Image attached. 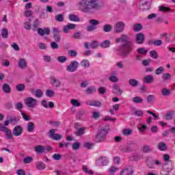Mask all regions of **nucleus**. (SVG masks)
I'll list each match as a JSON object with an SVG mask.
<instances>
[{
	"label": "nucleus",
	"mask_w": 175,
	"mask_h": 175,
	"mask_svg": "<svg viewBox=\"0 0 175 175\" xmlns=\"http://www.w3.org/2000/svg\"><path fill=\"white\" fill-rule=\"evenodd\" d=\"M163 72H165V68H163V66H160L155 70V75H162Z\"/></svg>",
	"instance_id": "09e8293b"
},
{
	"label": "nucleus",
	"mask_w": 175,
	"mask_h": 175,
	"mask_svg": "<svg viewBox=\"0 0 175 175\" xmlns=\"http://www.w3.org/2000/svg\"><path fill=\"white\" fill-rule=\"evenodd\" d=\"M27 129L29 132H33L35 129V124H33V122H29L27 124Z\"/></svg>",
	"instance_id": "f704fd0d"
},
{
	"label": "nucleus",
	"mask_w": 175,
	"mask_h": 175,
	"mask_svg": "<svg viewBox=\"0 0 175 175\" xmlns=\"http://www.w3.org/2000/svg\"><path fill=\"white\" fill-rule=\"evenodd\" d=\"M33 161V159L31 157H27L23 159L24 163H31V162Z\"/></svg>",
	"instance_id": "338daca9"
},
{
	"label": "nucleus",
	"mask_w": 175,
	"mask_h": 175,
	"mask_svg": "<svg viewBox=\"0 0 175 175\" xmlns=\"http://www.w3.org/2000/svg\"><path fill=\"white\" fill-rule=\"evenodd\" d=\"M144 152H151L152 151V149L150 148V146H144L142 148Z\"/></svg>",
	"instance_id": "774afa93"
},
{
	"label": "nucleus",
	"mask_w": 175,
	"mask_h": 175,
	"mask_svg": "<svg viewBox=\"0 0 175 175\" xmlns=\"http://www.w3.org/2000/svg\"><path fill=\"white\" fill-rule=\"evenodd\" d=\"M111 29H113V26L110 24H106L103 27V32H111Z\"/></svg>",
	"instance_id": "2f4dec72"
},
{
	"label": "nucleus",
	"mask_w": 175,
	"mask_h": 175,
	"mask_svg": "<svg viewBox=\"0 0 175 175\" xmlns=\"http://www.w3.org/2000/svg\"><path fill=\"white\" fill-rule=\"evenodd\" d=\"M70 102H71V105H72L74 107H80V106H81V103L79 102V100L71 99Z\"/></svg>",
	"instance_id": "a19ab883"
},
{
	"label": "nucleus",
	"mask_w": 175,
	"mask_h": 175,
	"mask_svg": "<svg viewBox=\"0 0 175 175\" xmlns=\"http://www.w3.org/2000/svg\"><path fill=\"white\" fill-rule=\"evenodd\" d=\"M25 105L29 109H33L38 105V100L33 97H27L25 99Z\"/></svg>",
	"instance_id": "423d86ee"
},
{
	"label": "nucleus",
	"mask_w": 175,
	"mask_h": 175,
	"mask_svg": "<svg viewBox=\"0 0 175 175\" xmlns=\"http://www.w3.org/2000/svg\"><path fill=\"white\" fill-rule=\"evenodd\" d=\"M133 29L134 32H139L143 29V25H142L140 23H136L133 25Z\"/></svg>",
	"instance_id": "c756f323"
},
{
	"label": "nucleus",
	"mask_w": 175,
	"mask_h": 175,
	"mask_svg": "<svg viewBox=\"0 0 175 175\" xmlns=\"http://www.w3.org/2000/svg\"><path fill=\"white\" fill-rule=\"evenodd\" d=\"M98 0H81L79 3V9L83 13H92V10H98L100 6Z\"/></svg>",
	"instance_id": "f03ea898"
},
{
	"label": "nucleus",
	"mask_w": 175,
	"mask_h": 175,
	"mask_svg": "<svg viewBox=\"0 0 175 175\" xmlns=\"http://www.w3.org/2000/svg\"><path fill=\"white\" fill-rule=\"evenodd\" d=\"M81 66H83V68H89L90 67V61L88 59H83L81 62Z\"/></svg>",
	"instance_id": "864d4df0"
},
{
	"label": "nucleus",
	"mask_w": 175,
	"mask_h": 175,
	"mask_svg": "<svg viewBox=\"0 0 175 175\" xmlns=\"http://www.w3.org/2000/svg\"><path fill=\"white\" fill-rule=\"evenodd\" d=\"M36 167L38 170H43L46 169V165L43 162H38L36 163Z\"/></svg>",
	"instance_id": "79ce46f5"
},
{
	"label": "nucleus",
	"mask_w": 175,
	"mask_h": 175,
	"mask_svg": "<svg viewBox=\"0 0 175 175\" xmlns=\"http://www.w3.org/2000/svg\"><path fill=\"white\" fill-rule=\"evenodd\" d=\"M16 90L18 92H23L25 90V85L23 83H19L16 86Z\"/></svg>",
	"instance_id": "72a5a7b5"
},
{
	"label": "nucleus",
	"mask_w": 175,
	"mask_h": 175,
	"mask_svg": "<svg viewBox=\"0 0 175 175\" xmlns=\"http://www.w3.org/2000/svg\"><path fill=\"white\" fill-rule=\"evenodd\" d=\"M161 94L163 96H169V95L172 94V92L169 89L164 88L161 90Z\"/></svg>",
	"instance_id": "473e14b6"
},
{
	"label": "nucleus",
	"mask_w": 175,
	"mask_h": 175,
	"mask_svg": "<svg viewBox=\"0 0 175 175\" xmlns=\"http://www.w3.org/2000/svg\"><path fill=\"white\" fill-rule=\"evenodd\" d=\"M162 165V162L159 160H154L152 157H148L146 159V166L149 167V169H155L156 166H161Z\"/></svg>",
	"instance_id": "7ed1b4c3"
},
{
	"label": "nucleus",
	"mask_w": 175,
	"mask_h": 175,
	"mask_svg": "<svg viewBox=\"0 0 175 175\" xmlns=\"http://www.w3.org/2000/svg\"><path fill=\"white\" fill-rule=\"evenodd\" d=\"M23 103L21 102L16 103L15 105V109H16V110H18V111H21V110L23 109Z\"/></svg>",
	"instance_id": "0e129e2a"
},
{
	"label": "nucleus",
	"mask_w": 175,
	"mask_h": 175,
	"mask_svg": "<svg viewBox=\"0 0 175 175\" xmlns=\"http://www.w3.org/2000/svg\"><path fill=\"white\" fill-rule=\"evenodd\" d=\"M111 42L109 40H104L102 43L100 44V46L102 49H109L110 47Z\"/></svg>",
	"instance_id": "7c9ffc66"
},
{
	"label": "nucleus",
	"mask_w": 175,
	"mask_h": 175,
	"mask_svg": "<svg viewBox=\"0 0 175 175\" xmlns=\"http://www.w3.org/2000/svg\"><path fill=\"white\" fill-rule=\"evenodd\" d=\"M144 81L145 83H146V84H151V83H152L154 81V77H152V75H146L144 78Z\"/></svg>",
	"instance_id": "393cba45"
},
{
	"label": "nucleus",
	"mask_w": 175,
	"mask_h": 175,
	"mask_svg": "<svg viewBox=\"0 0 175 175\" xmlns=\"http://www.w3.org/2000/svg\"><path fill=\"white\" fill-rule=\"evenodd\" d=\"M174 111H168L165 114V120H167V121H170V120H173V116H174Z\"/></svg>",
	"instance_id": "bb28decb"
},
{
	"label": "nucleus",
	"mask_w": 175,
	"mask_h": 175,
	"mask_svg": "<svg viewBox=\"0 0 175 175\" xmlns=\"http://www.w3.org/2000/svg\"><path fill=\"white\" fill-rule=\"evenodd\" d=\"M146 40V36L143 33H138L135 36V42L137 44H143Z\"/></svg>",
	"instance_id": "1a4fd4ad"
},
{
	"label": "nucleus",
	"mask_w": 175,
	"mask_h": 175,
	"mask_svg": "<svg viewBox=\"0 0 175 175\" xmlns=\"http://www.w3.org/2000/svg\"><path fill=\"white\" fill-rule=\"evenodd\" d=\"M34 94L36 98H42V96H43V91L40 89H38L35 91Z\"/></svg>",
	"instance_id": "a18cd8bd"
},
{
	"label": "nucleus",
	"mask_w": 175,
	"mask_h": 175,
	"mask_svg": "<svg viewBox=\"0 0 175 175\" xmlns=\"http://www.w3.org/2000/svg\"><path fill=\"white\" fill-rule=\"evenodd\" d=\"M120 42L123 43L120 46V49H115L114 51L116 52L120 51L118 54L122 58H127L133 49H135V44L132 41H129V37L126 34H122L120 38L116 39V43H120Z\"/></svg>",
	"instance_id": "f257e3e1"
},
{
	"label": "nucleus",
	"mask_w": 175,
	"mask_h": 175,
	"mask_svg": "<svg viewBox=\"0 0 175 175\" xmlns=\"http://www.w3.org/2000/svg\"><path fill=\"white\" fill-rule=\"evenodd\" d=\"M84 132H85V127H82L77 130L75 135L76 136H83V135H84Z\"/></svg>",
	"instance_id": "c9c22d12"
},
{
	"label": "nucleus",
	"mask_w": 175,
	"mask_h": 175,
	"mask_svg": "<svg viewBox=\"0 0 175 175\" xmlns=\"http://www.w3.org/2000/svg\"><path fill=\"white\" fill-rule=\"evenodd\" d=\"M77 66H79V62L77 61L72 62L67 67L68 72H76L77 70Z\"/></svg>",
	"instance_id": "f8f14e48"
},
{
	"label": "nucleus",
	"mask_w": 175,
	"mask_h": 175,
	"mask_svg": "<svg viewBox=\"0 0 175 175\" xmlns=\"http://www.w3.org/2000/svg\"><path fill=\"white\" fill-rule=\"evenodd\" d=\"M157 148L160 151H166L167 150V146L165 142H160L157 144Z\"/></svg>",
	"instance_id": "a878e982"
},
{
	"label": "nucleus",
	"mask_w": 175,
	"mask_h": 175,
	"mask_svg": "<svg viewBox=\"0 0 175 175\" xmlns=\"http://www.w3.org/2000/svg\"><path fill=\"white\" fill-rule=\"evenodd\" d=\"M96 163H101L102 166L107 165L109 163V159L106 157H100L96 161Z\"/></svg>",
	"instance_id": "f3484780"
},
{
	"label": "nucleus",
	"mask_w": 175,
	"mask_h": 175,
	"mask_svg": "<svg viewBox=\"0 0 175 175\" xmlns=\"http://www.w3.org/2000/svg\"><path fill=\"white\" fill-rule=\"evenodd\" d=\"M53 39L56 43H59L61 40V35L59 34V31L57 27L53 28Z\"/></svg>",
	"instance_id": "ddd939ff"
},
{
	"label": "nucleus",
	"mask_w": 175,
	"mask_h": 175,
	"mask_svg": "<svg viewBox=\"0 0 175 175\" xmlns=\"http://www.w3.org/2000/svg\"><path fill=\"white\" fill-rule=\"evenodd\" d=\"M75 28H76V24L68 23L66 25V32H68V31H69V29H75Z\"/></svg>",
	"instance_id": "052dcab7"
},
{
	"label": "nucleus",
	"mask_w": 175,
	"mask_h": 175,
	"mask_svg": "<svg viewBox=\"0 0 175 175\" xmlns=\"http://www.w3.org/2000/svg\"><path fill=\"white\" fill-rule=\"evenodd\" d=\"M150 57L153 58V59H158V52L155 50H152L150 51Z\"/></svg>",
	"instance_id": "58836bf2"
},
{
	"label": "nucleus",
	"mask_w": 175,
	"mask_h": 175,
	"mask_svg": "<svg viewBox=\"0 0 175 175\" xmlns=\"http://www.w3.org/2000/svg\"><path fill=\"white\" fill-rule=\"evenodd\" d=\"M155 96L153 94H150L148 96L146 100L148 103H152V102L155 101Z\"/></svg>",
	"instance_id": "8fccbe9b"
},
{
	"label": "nucleus",
	"mask_w": 175,
	"mask_h": 175,
	"mask_svg": "<svg viewBox=\"0 0 175 175\" xmlns=\"http://www.w3.org/2000/svg\"><path fill=\"white\" fill-rule=\"evenodd\" d=\"M51 83L53 87H56V88L61 87V81L54 77H51Z\"/></svg>",
	"instance_id": "6ab92c4d"
},
{
	"label": "nucleus",
	"mask_w": 175,
	"mask_h": 175,
	"mask_svg": "<svg viewBox=\"0 0 175 175\" xmlns=\"http://www.w3.org/2000/svg\"><path fill=\"white\" fill-rule=\"evenodd\" d=\"M68 57H77V51H75V50H70L68 51Z\"/></svg>",
	"instance_id": "5fc2aeb1"
},
{
	"label": "nucleus",
	"mask_w": 175,
	"mask_h": 175,
	"mask_svg": "<svg viewBox=\"0 0 175 175\" xmlns=\"http://www.w3.org/2000/svg\"><path fill=\"white\" fill-rule=\"evenodd\" d=\"M0 131L5 132V136L8 140H12L13 139V133L10 129H8L6 126L0 124Z\"/></svg>",
	"instance_id": "0eeeda50"
},
{
	"label": "nucleus",
	"mask_w": 175,
	"mask_h": 175,
	"mask_svg": "<svg viewBox=\"0 0 175 175\" xmlns=\"http://www.w3.org/2000/svg\"><path fill=\"white\" fill-rule=\"evenodd\" d=\"M109 130L107 128L101 129L96 136V142H104Z\"/></svg>",
	"instance_id": "20e7f679"
},
{
	"label": "nucleus",
	"mask_w": 175,
	"mask_h": 175,
	"mask_svg": "<svg viewBox=\"0 0 175 175\" xmlns=\"http://www.w3.org/2000/svg\"><path fill=\"white\" fill-rule=\"evenodd\" d=\"M85 105H88V106H94L96 107H102V103L98 100H87L85 101Z\"/></svg>",
	"instance_id": "dca6fc26"
},
{
	"label": "nucleus",
	"mask_w": 175,
	"mask_h": 175,
	"mask_svg": "<svg viewBox=\"0 0 175 175\" xmlns=\"http://www.w3.org/2000/svg\"><path fill=\"white\" fill-rule=\"evenodd\" d=\"M49 137L52 139V140H61L62 137L59 134H55V129H52L49 132Z\"/></svg>",
	"instance_id": "9d476101"
},
{
	"label": "nucleus",
	"mask_w": 175,
	"mask_h": 175,
	"mask_svg": "<svg viewBox=\"0 0 175 175\" xmlns=\"http://www.w3.org/2000/svg\"><path fill=\"white\" fill-rule=\"evenodd\" d=\"M118 170H119L118 167L111 166L109 169V174H111V175H113L116 172H118Z\"/></svg>",
	"instance_id": "603ef678"
},
{
	"label": "nucleus",
	"mask_w": 175,
	"mask_h": 175,
	"mask_svg": "<svg viewBox=\"0 0 175 175\" xmlns=\"http://www.w3.org/2000/svg\"><path fill=\"white\" fill-rule=\"evenodd\" d=\"M137 51L139 54H142V55H146L148 53V50L146 49V48H139L137 49Z\"/></svg>",
	"instance_id": "e433bc0d"
},
{
	"label": "nucleus",
	"mask_w": 175,
	"mask_h": 175,
	"mask_svg": "<svg viewBox=\"0 0 175 175\" xmlns=\"http://www.w3.org/2000/svg\"><path fill=\"white\" fill-rule=\"evenodd\" d=\"M1 36L4 39H8V36H9V31H8V29L3 28L1 30Z\"/></svg>",
	"instance_id": "ea45409f"
},
{
	"label": "nucleus",
	"mask_w": 175,
	"mask_h": 175,
	"mask_svg": "<svg viewBox=\"0 0 175 175\" xmlns=\"http://www.w3.org/2000/svg\"><path fill=\"white\" fill-rule=\"evenodd\" d=\"M12 135L16 137H18V136H21V135H23V127L20 125L15 126L13 129Z\"/></svg>",
	"instance_id": "4468645a"
},
{
	"label": "nucleus",
	"mask_w": 175,
	"mask_h": 175,
	"mask_svg": "<svg viewBox=\"0 0 175 175\" xmlns=\"http://www.w3.org/2000/svg\"><path fill=\"white\" fill-rule=\"evenodd\" d=\"M120 152H132L135 151V146L133 145H126L124 147L120 148Z\"/></svg>",
	"instance_id": "9b49d317"
},
{
	"label": "nucleus",
	"mask_w": 175,
	"mask_h": 175,
	"mask_svg": "<svg viewBox=\"0 0 175 175\" xmlns=\"http://www.w3.org/2000/svg\"><path fill=\"white\" fill-rule=\"evenodd\" d=\"M52 158L54 161H61L62 159V154L55 153L53 154Z\"/></svg>",
	"instance_id": "3c124183"
},
{
	"label": "nucleus",
	"mask_w": 175,
	"mask_h": 175,
	"mask_svg": "<svg viewBox=\"0 0 175 175\" xmlns=\"http://www.w3.org/2000/svg\"><path fill=\"white\" fill-rule=\"evenodd\" d=\"M2 90L5 94H10V92H12V88H10V85L8 83L3 85Z\"/></svg>",
	"instance_id": "b1692460"
},
{
	"label": "nucleus",
	"mask_w": 175,
	"mask_h": 175,
	"mask_svg": "<svg viewBox=\"0 0 175 175\" xmlns=\"http://www.w3.org/2000/svg\"><path fill=\"white\" fill-rule=\"evenodd\" d=\"M125 29V23L124 22H118L114 26V31L116 33H121Z\"/></svg>",
	"instance_id": "6e6552de"
},
{
	"label": "nucleus",
	"mask_w": 175,
	"mask_h": 175,
	"mask_svg": "<svg viewBox=\"0 0 175 175\" xmlns=\"http://www.w3.org/2000/svg\"><path fill=\"white\" fill-rule=\"evenodd\" d=\"M172 79V75L170 73H164L162 75V80L163 81H167L168 80H170Z\"/></svg>",
	"instance_id": "37998d69"
},
{
	"label": "nucleus",
	"mask_w": 175,
	"mask_h": 175,
	"mask_svg": "<svg viewBox=\"0 0 175 175\" xmlns=\"http://www.w3.org/2000/svg\"><path fill=\"white\" fill-rule=\"evenodd\" d=\"M109 80L112 83H117L118 82V77H117V76L111 75L109 77Z\"/></svg>",
	"instance_id": "680f3d73"
},
{
	"label": "nucleus",
	"mask_w": 175,
	"mask_h": 175,
	"mask_svg": "<svg viewBox=\"0 0 175 175\" xmlns=\"http://www.w3.org/2000/svg\"><path fill=\"white\" fill-rule=\"evenodd\" d=\"M18 66L21 69H25V68H27V62H25V59H19Z\"/></svg>",
	"instance_id": "c85d7f7f"
},
{
	"label": "nucleus",
	"mask_w": 175,
	"mask_h": 175,
	"mask_svg": "<svg viewBox=\"0 0 175 175\" xmlns=\"http://www.w3.org/2000/svg\"><path fill=\"white\" fill-rule=\"evenodd\" d=\"M129 84L131 85V87L136 88L137 85H139V81L135 79H130L129 80Z\"/></svg>",
	"instance_id": "cd10ccee"
},
{
	"label": "nucleus",
	"mask_w": 175,
	"mask_h": 175,
	"mask_svg": "<svg viewBox=\"0 0 175 175\" xmlns=\"http://www.w3.org/2000/svg\"><path fill=\"white\" fill-rule=\"evenodd\" d=\"M38 33L40 36H44V35L49 36L50 35V29L49 27H44V29L38 28Z\"/></svg>",
	"instance_id": "2eb2a0df"
},
{
	"label": "nucleus",
	"mask_w": 175,
	"mask_h": 175,
	"mask_svg": "<svg viewBox=\"0 0 175 175\" xmlns=\"http://www.w3.org/2000/svg\"><path fill=\"white\" fill-rule=\"evenodd\" d=\"M85 92L88 95H92V94H96V88H95V86H90L86 89Z\"/></svg>",
	"instance_id": "5701e85b"
},
{
	"label": "nucleus",
	"mask_w": 175,
	"mask_h": 175,
	"mask_svg": "<svg viewBox=\"0 0 175 175\" xmlns=\"http://www.w3.org/2000/svg\"><path fill=\"white\" fill-rule=\"evenodd\" d=\"M133 103H143V98L140 96H135L133 98Z\"/></svg>",
	"instance_id": "de8ad7c7"
},
{
	"label": "nucleus",
	"mask_w": 175,
	"mask_h": 175,
	"mask_svg": "<svg viewBox=\"0 0 175 175\" xmlns=\"http://www.w3.org/2000/svg\"><path fill=\"white\" fill-rule=\"evenodd\" d=\"M113 90L114 94H116V95H122V90L120 88V85L114 84L113 85Z\"/></svg>",
	"instance_id": "412c9836"
},
{
	"label": "nucleus",
	"mask_w": 175,
	"mask_h": 175,
	"mask_svg": "<svg viewBox=\"0 0 175 175\" xmlns=\"http://www.w3.org/2000/svg\"><path fill=\"white\" fill-rule=\"evenodd\" d=\"M68 20L70 21H73L74 23H79L80 21V18L77 15L71 14L68 15Z\"/></svg>",
	"instance_id": "4be33fe9"
},
{
	"label": "nucleus",
	"mask_w": 175,
	"mask_h": 175,
	"mask_svg": "<svg viewBox=\"0 0 175 175\" xmlns=\"http://www.w3.org/2000/svg\"><path fill=\"white\" fill-rule=\"evenodd\" d=\"M82 170H83V172L87 174H90V175L94 174V171L91 170H88V167H87V165H83L82 167Z\"/></svg>",
	"instance_id": "c03bdc74"
},
{
	"label": "nucleus",
	"mask_w": 175,
	"mask_h": 175,
	"mask_svg": "<svg viewBox=\"0 0 175 175\" xmlns=\"http://www.w3.org/2000/svg\"><path fill=\"white\" fill-rule=\"evenodd\" d=\"M39 24H40L39 20L38 18L36 19L33 24V30L36 31V28L39 27Z\"/></svg>",
	"instance_id": "bf43d9fd"
},
{
	"label": "nucleus",
	"mask_w": 175,
	"mask_h": 175,
	"mask_svg": "<svg viewBox=\"0 0 175 175\" xmlns=\"http://www.w3.org/2000/svg\"><path fill=\"white\" fill-rule=\"evenodd\" d=\"M170 169L166 167V168H163L161 172H160L161 175H169V173H170Z\"/></svg>",
	"instance_id": "4d7b16f0"
},
{
	"label": "nucleus",
	"mask_w": 175,
	"mask_h": 175,
	"mask_svg": "<svg viewBox=\"0 0 175 175\" xmlns=\"http://www.w3.org/2000/svg\"><path fill=\"white\" fill-rule=\"evenodd\" d=\"M132 174H133V171L132 170L131 166L125 167L120 173V175H132Z\"/></svg>",
	"instance_id": "a211bd4d"
},
{
	"label": "nucleus",
	"mask_w": 175,
	"mask_h": 175,
	"mask_svg": "<svg viewBox=\"0 0 175 175\" xmlns=\"http://www.w3.org/2000/svg\"><path fill=\"white\" fill-rule=\"evenodd\" d=\"M57 61L60 64H64V62H66V57H65V56H59V57H57Z\"/></svg>",
	"instance_id": "e2e57ef3"
},
{
	"label": "nucleus",
	"mask_w": 175,
	"mask_h": 175,
	"mask_svg": "<svg viewBox=\"0 0 175 175\" xmlns=\"http://www.w3.org/2000/svg\"><path fill=\"white\" fill-rule=\"evenodd\" d=\"M132 130L130 129H126L123 130V135H124V136H129V135L132 134Z\"/></svg>",
	"instance_id": "69168bd1"
},
{
	"label": "nucleus",
	"mask_w": 175,
	"mask_h": 175,
	"mask_svg": "<svg viewBox=\"0 0 175 175\" xmlns=\"http://www.w3.org/2000/svg\"><path fill=\"white\" fill-rule=\"evenodd\" d=\"M98 46H99V44L98 43V41H96V40H93L90 44V47L93 49H98Z\"/></svg>",
	"instance_id": "49530a36"
},
{
	"label": "nucleus",
	"mask_w": 175,
	"mask_h": 175,
	"mask_svg": "<svg viewBox=\"0 0 175 175\" xmlns=\"http://www.w3.org/2000/svg\"><path fill=\"white\" fill-rule=\"evenodd\" d=\"M31 21H32V20L31 18H29V22H25L24 23L25 29H27L28 31H29V29H31Z\"/></svg>",
	"instance_id": "6e6d98bb"
},
{
	"label": "nucleus",
	"mask_w": 175,
	"mask_h": 175,
	"mask_svg": "<svg viewBox=\"0 0 175 175\" xmlns=\"http://www.w3.org/2000/svg\"><path fill=\"white\" fill-rule=\"evenodd\" d=\"M8 120L12 124H17V122H18V118H17L16 116L10 117Z\"/></svg>",
	"instance_id": "13d9d810"
},
{
	"label": "nucleus",
	"mask_w": 175,
	"mask_h": 175,
	"mask_svg": "<svg viewBox=\"0 0 175 175\" xmlns=\"http://www.w3.org/2000/svg\"><path fill=\"white\" fill-rule=\"evenodd\" d=\"M34 151L38 154H43L46 151V148L41 145H38L34 147Z\"/></svg>",
	"instance_id": "aec40b11"
},
{
	"label": "nucleus",
	"mask_w": 175,
	"mask_h": 175,
	"mask_svg": "<svg viewBox=\"0 0 175 175\" xmlns=\"http://www.w3.org/2000/svg\"><path fill=\"white\" fill-rule=\"evenodd\" d=\"M89 24L90 25L86 27V31H88V32H92L98 28L97 25H99V21L96 19H91L89 21Z\"/></svg>",
	"instance_id": "39448f33"
},
{
	"label": "nucleus",
	"mask_w": 175,
	"mask_h": 175,
	"mask_svg": "<svg viewBox=\"0 0 175 175\" xmlns=\"http://www.w3.org/2000/svg\"><path fill=\"white\" fill-rule=\"evenodd\" d=\"M80 146H81V144L79 142H75L72 144V148L74 151H77V150L80 149Z\"/></svg>",
	"instance_id": "4c0bfd02"
}]
</instances>
